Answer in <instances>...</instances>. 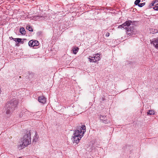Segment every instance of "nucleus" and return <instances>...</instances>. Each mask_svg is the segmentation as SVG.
<instances>
[{
  "instance_id": "27",
  "label": "nucleus",
  "mask_w": 158,
  "mask_h": 158,
  "mask_svg": "<svg viewBox=\"0 0 158 158\" xmlns=\"http://www.w3.org/2000/svg\"><path fill=\"white\" fill-rule=\"evenodd\" d=\"M13 40H15H15H16V38H14L13 39Z\"/></svg>"
},
{
  "instance_id": "7",
  "label": "nucleus",
  "mask_w": 158,
  "mask_h": 158,
  "mask_svg": "<svg viewBox=\"0 0 158 158\" xmlns=\"http://www.w3.org/2000/svg\"><path fill=\"white\" fill-rule=\"evenodd\" d=\"M38 101L40 103L44 104L46 102V99L44 96H40L38 98Z\"/></svg>"
},
{
  "instance_id": "4",
  "label": "nucleus",
  "mask_w": 158,
  "mask_h": 158,
  "mask_svg": "<svg viewBox=\"0 0 158 158\" xmlns=\"http://www.w3.org/2000/svg\"><path fill=\"white\" fill-rule=\"evenodd\" d=\"M31 141V133L30 131H28L23 138L22 144L19 145V148L20 147V149L24 148L30 144Z\"/></svg>"
},
{
  "instance_id": "2",
  "label": "nucleus",
  "mask_w": 158,
  "mask_h": 158,
  "mask_svg": "<svg viewBox=\"0 0 158 158\" xmlns=\"http://www.w3.org/2000/svg\"><path fill=\"white\" fill-rule=\"evenodd\" d=\"M132 23V21L131 20H128L125 22L124 23L118 26V28H119L126 29L127 33L128 35H131L135 34L136 32V30L135 29L134 26L133 24L131 25V26L129 27L131 24Z\"/></svg>"
},
{
  "instance_id": "24",
  "label": "nucleus",
  "mask_w": 158,
  "mask_h": 158,
  "mask_svg": "<svg viewBox=\"0 0 158 158\" xmlns=\"http://www.w3.org/2000/svg\"><path fill=\"white\" fill-rule=\"evenodd\" d=\"M152 2H153L155 4L156 3L158 2V0H154V1H153Z\"/></svg>"
},
{
  "instance_id": "22",
  "label": "nucleus",
  "mask_w": 158,
  "mask_h": 158,
  "mask_svg": "<svg viewBox=\"0 0 158 158\" xmlns=\"http://www.w3.org/2000/svg\"><path fill=\"white\" fill-rule=\"evenodd\" d=\"M33 76V74L32 73L31 74V73L29 74L28 77L29 78H30L31 77H32Z\"/></svg>"
},
{
  "instance_id": "5",
  "label": "nucleus",
  "mask_w": 158,
  "mask_h": 158,
  "mask_svg": "<svg viewBox=\"0 0 158 158\" xmlns=\"http://www.w3.org/2000/svg\"><path fill=\"white\" fill-rule=\"evenodd\" d=\"M39 43L37 40H31L28 43V45L30 47H33L38 45Z\"/></svg>"
},
{
  "instance_id": "19",
  "label": "nucleus",
  "mask_w": 158,
  "mask_h": 158,
  "mask_svg": "<svg viewBox=\"0 0 158 158\" xmlns=\"http://www.w3.org/2000/svg\"><path fill=\"white\" fill-rule=\"evenodd\" d=\"M153 8L155 10H158V3Z\"/></svg>"
},
{
  "instance_id": "1",
  "label": "nucleus",
  "mask_w": 158,
  "mask_h": 158,
  "mask_svg": "<svg viewBox=\"0 0 158 158\" xmlns=\"http://www.w3.org/2000/svg\"><path fill=\"white\" fill-rule=\"evenodd\" d=\"M75 130L71 139L73 143L78 144L81 138L84 136L86 131V127L85 125H81Z\"/></svg>"
},
{
  "instance_id": "25",
  "label": "nucleus",
  "mask_w": 158,
  "mask_h": 158,
  "mask_svg": "<svg viewBox=\"0 0 158 158\" xmlns=\"http://www.w3.org/2000/svg\"><path fill=\"white\" fill-rule=\"evenodd\" d=\"M26 114H31V113L29 112L28 111H25Z\"/></svg>"
},
{
  "instance_id": "13",
  "label": "nucleus",
  "mask_w": 158,
  "mask_h": 158,
  "mask_svg": "<svg viewBox=\"0 0 158 158\" xmlns=\"http://www.w3.org/2000/svg\"><path fill=\"white\" fill-rule=\"evenodd\" d=\"M78 49L79 48L78 47L74 48L73 49V53L76 54L78 51Z\"/></svg>"
},
{
  "instance_id": "9",
  "label": "nucleus",
  "mask_w": 158,
  "mask_h": 158,
  "mask_svg": "<svg viewBox=\"0 0 158 158\" xmlns=\"http://www.w3.org/2000/svg\"><path fill=\"white\" fill-rule=\"evenodd\" d=\"M100 120L102 121L103 123H108L106 117L104 116V115H100Z\"/></svg>"
},
{
  "instance_id": "20",
  "label": "nucleus",
  "mask_w": 158,
  "mask_h": 158,
  "mask_svg": "<svg viewBox=\"0 0 158 158\" xmlns=\"http://www.w3.org/2000/svg\"><path fill=\"white\" fill-rule=\"evenodd\" d=\"M145 2L139 3V4L138 5V6H139L140 7H142L143 6H144L145 5Z\"/></svg>"
},
{
  "instance_id": "10",
  "label": "nucleus",
  "mask_w": 158,
  "mask_h": 158,
  "mask_svg": "<svg viewBox=\"0 0 158 158\" xmlns=\"http://www.w3.org/2000/svg\"><path fill=\"white\" fill-rule=\"evenodd\" d=\"M150 33L152 34H154L155 33H158V30L152 28L150 30Z\"/></svg>"
},
{
  "instance_id": "23",
  "label": "nucleus",
  "mask_w": 158,
  "mask_h": 158,
  "mask_svg": "<svg viewBox=\"0 0 158 158\" xmlns=\"http://www.w3.org/2000/svg\"><path fill=\"white\" fill-rule=\"evenodd\" d=\"M109 35H110V33L109 32H108L106 34V37H108L109 36Z\"/></svg>"
},
{
  "instance_id": "14",
  "label": "nucleus",
  "mask_w": 158,
  "mask_h": 158,
  "mask_svg": "<svg viewBox=\"0 0 158 158\" xmlns=\"http://www.w3.org/2000/svg\"><path fill=\"white\" fill-rule=\"evenodd\" d=\"M89 61L90 62H95L96 61L94 60L93 57L89 56V58H88Z\"/></svg>"
},
{
  "instance_id": "28",
  "label": "nucleus",
  "mask_w": 158,
  "mask_h": 158,
  "mask_svg": "<svg viewBox=\"0 0 158 158\" xmlns=\"http://www.w3.org/2000/svg\"><path fill=\"white\" fill-rule=\"evenodd\" d=\"M19 158H22V157H20Z\"/></svg>"
},
{
  "instance_id": "11",
  "label": "nucleus",
  "mask_w": 158,
  "mask_h": 158,
  "mask_svg": "<svg viewBox=\"0 0 158 158\" xmlns=\"http://www.w3.org/2000/svg\"><path fill=\"white\" fill-rule=\"evenodd\" d=\"M20 32L23 35H25L26 34V31L25 29L23 27H21L19 30Z\"/></svg>"
},
{
  "instance_id": "8",
  "label": "nucleus",
  "mask_w": 158,
  "mask_h": 158,
  "mask_svg": "<svg viewBox=\"0 0 158 158\" xmlns=\"http://www.w3.org/2000/svg\"><path fill=\"white\" fill-rule=\"evenodd\" d=\"M99 54L100 53H98L94 55L93 57L94 60L96 61V62L99 60L101 59L100 57L99 56L100 55Z\"/></svg>"
},
{
  "instance_id": "3",
  "label": "nucleus",
  "mask_w": 158,
  "mask_h": 158,
  "mask_svg": "<svg viewBox=\"0 0 158 158\" xmlns=\"http://www.w3.org/2000/svg\"><path fill=\"white\" fill-rule=\"evenodd\" d=\"M18 104V101L15 99L11 100L6 103L5 107L6 114H9L11 111L14 110Z\"/></svg>"
},
{
  "instance_id": "21",
  "label": "nucleus",
  "mask_w": 158,
  "mask_h": 158,
  "mask_svg": "<svg viewBox=\"0 0 158 158\" xmlns=\"http://www.w3.org/2000/svg\"><path fill=\"white\" fill-rule=\"evenodd\" d=\"M155 4L153 2H152L150 3V4L149 5V7H150V8H151V7H152V6H154V4Z\"/></svg>"
},
{
  "instance_id": "6",
  "label": "nucleus",
  "mask_w": 158,
  "mask_h": 158,
  "mask_svg": "<svg viewBox=\"0 0 158 158\" xmlns=\"http://www.w3.org/2000/svg\"><path fill=\"white\" fill-rule=\"evenodd\" d=\"M150 42L156 49H158V38H154L152 40H150Z\"/></svg>"
},
{
  "instance_id": "12",
  "label": "nucleus",
  "mask_w": 158,
  "mask_h": 158,
  "mask_svg": "<svg viewBox=\"0 0 158 158\" xmlns=\"http://www.w3.org/2000/svg\"><path fill=\"white\" fill-rule=\"evenodd\" d=\"M155 112L154 110H149L147 112L148 114L154 115L155 114Z\"/></svg>"
},
{
  "instance_id": "16",
  "label": "nucleus",
  "mask_w": 158,
  "mask_h": 158,
  "mask_svg": "<svg viewBox=\"0 0 158 158\" xmlns=\"http://www.w3.org/2000/svg\"><path fill=\"white\" fill-rule=\"evenodd\" d=\"M18 43H20L22 44H23V41H22V39L20 38H17L16 39Z\"/></svg>"
},
{
  "instance_id": "17",
  "label": "nucleus",
  "mask_w": 158,
  "mask_h": 158,
  "mask_svg": "<svg viewBox=\"0 0 158 158\" xmlns=\"http://www.w3.org/2000/svg\"><path fill=\"white\" fill-rule=\"evenodd\" d=\"M25 113H22V112H21L19 114V117H20V118H21L22 117H23H23H24L25 115Z\"/></svg>"
},
{
  "instance_id": "15",
  "label": "nucleus",
  "mask_w": 158,
  "mask_h": 158,
  "mask_svg": "<svg viewBox=\"0 0 158 158\" xmlns=\"http://www.w3.org/2000/svg\"><path fill=\"white\" fill-rule=\"evenodd\" d=\"M26 29L30 31H33L32 27L29 25L27 26Z\"/></svg>"
},
{
  "instance_id": "18",
  "label": "nucleus",
  "mask_w": 158,
  "mask_h": 158,
  "mask_svg": "<svg viewBox=\"0 0 158 158\" xmlns=\"http://www.w3.org/2000/svg\"><path fill=\"white\" fill-rule=\"evenodd\" d=\"M140 2V0H136L135 2V4L136 5H138L139 4V3Z\"/></svg>"
},
{
  "instance_id": "26",
  "label": "nucleus",
  "mask_w": 158,
  "mask_h": 158,
  "mask_svg": "<svg viewBox=\"0 0 158 158\" xmlns=\"http://www.w3.org/2000/svg\"><path fill=\"white\" fill-rule=\"evenodd\" d=\"M10 39H13V38L12 37H10Z\"/></svg>"
}]
</instances>
